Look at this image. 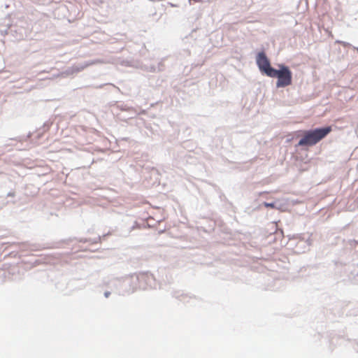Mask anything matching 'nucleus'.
I'll list each match as a JSON object with an SVG mask.
<instances>
[{"mask_svg":"<svg viewBox=\"0 0 358 358\" xmlns=\"http://www.w3.org/2000/svg\"><path fill=\"white\" fill-rule=\"evenodd\" d=\"M257 65L261 72L265 73L267 76L274 72L275 69L271 66L270 62L264 52H259L256 58Z\"/></svg>","mask_w":358,"mask_h":358,"instance_id":"3","label":"nucleus"},{"mask_svg":"<svg viewBox=\"0 0 358 358\" xmlns=\"http://www.w3.org/2000/svg\"><path fill=\"white\" fill-rule=\"evenodd\" d=\"M275 209L284 210V206L279 201H277V207H275Z\"/></svg>","mask_w":358,"mask_h":358,"instance_id":"6","label":"nucleus"},{"mask_svg":"<svg viewBox=\"0 0 358 358\" xmlns=\"http://www.w3.org/2000/svg\"><path fill=\"white\" fill-rule=\"evenodd\" d=\"M263 205L267 208H275V207H277V201L272 203L264 202Z\"/></svg>","mask_w":358,"mask_h":358,"instance_id":"5","label":"nucleus"},{"mask_svg":"<svg viewBox=\"0 0 358 358\" xmlns=\"http://www.w3.org/2000/svg\"><path fill=\"white\" fill-rule=\"evenodd\" d=\"M270 78H277L276 87L278 88L285 87L292 84V73L289 69L283 65H279V69H275Z\"/></svg>","mask_w":358,"mask_h":358,"instance_id":"2","label":"nucleus"},{"mask_svg":"<svg viewBox=\"0 0 358 358\" xmlns=\"http://www.w3.org/2000/svg\"><path fill=\"white\" fill-rule=\"evenodd\" d=\"M94 64V62H92L90 63H85L84 64H82L80 66H75L73 68L75 69L76 71L78 72V71H80L83 69H84L85 67H87V66H90L91 64Z\"/></svg>","mask_w":358,"mask_h":358,"instance_id":"4","label":"nucleus"},{"mask_svg":"<svg viewBox=\"0 0 358 358\" xmlns=\"http://www.w3.org/2000/svg\"><path fill=\"white\" fill-rule=\"evenodd\" d=\"M350 245H357V242L355 241H350L349 243H348Z\"/></svg>","mask_w":358,"mask_h":358,"instance_id":"7","label":"nucleus"},{"mask_svg":"<svg viewBox=\"0 0 358 358\" xmlns=\"http://www.w3.org/2000/svg\"><path fill=\"white\" fill-rule=\"evenodd\" d=\"M331 131V127L306 131L303 138L299 141L298 146H313L324 138Z\"/></svg>","mask_w":358,"mask_h":358,"instance_id":"1","label":"nucleus"}]
</instances>
